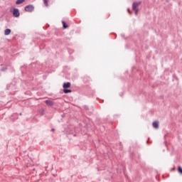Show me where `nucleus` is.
<instances>
[{"instance_id":"obj_1","label":"nucleus","mask_w":182,"mask_h":182,"mask_svg":"<svg viewBox=\"0 0 182 182\" xmlns=\"http://www.w3.org/2000/svg\"><path fill=\"white\" fill-rule=\"evenodd\" d=\"M140 5H141V1H134L132 4V10L135 12L136 16L139 15V9L137 7L140 6Z\"/></svg>"},{"instance_id":"obj_2","label":"nucleus","mask_w":182,"mask_h":182,"mask_svg":"<svg viewBox=\"0 0 182 182\" xmlns=\"http://www.w3.org/2000/svg\"><path fill=\"white\" fill-rule=\"evenodd\" d=\"M33 9H35V7L31 4L28 5L24 8L26 12H33Z\"/></svg>"},{"instance_id":"obj_3","label":"nucleus","mask_w":182,"mask_h":182,"mask_svg":"<svg viewBox=\"0 0 182 182\" xmlns=\"http://www.w3.org/2000/svg\"><path fill=\"white\" fill-rule=\"evenodd\" d=\"M19 9H14L13 10V16H14L15 18H19Z\"/></svg>"},{"instance_id":"obj_4","label":"nucleus","mask_w":182,"mask_h":182,"mask_svg":"<svg viewBox=\"0 0 182 182\" xmlns=\"http://www.w3.org/2000/svg\"><path fill=\"white\" fill-rule=\"evenodd\" d=\"M70 82H65L63 85V89H69L70 87Z\"/></svg>"},{"instance_id":"obj_5","label":"nucleus","mask_w":182,"mask_h":182,"mask_svg":"<svg viewBox=\"0 0 182 182\" xmlns=\"http://www.w3.org/2000/svg\"><path fill=\"white\" fill-rule=\"evenodd\" d=\"M45 103L47 105V106H53V101L47 100L45 101Z\"/></svg>"},{"instance_id":"obj_6","label":"nucleus","mask_w":182,"mask_h":182,"mask_svg":"<svg viewBox=\"0 0 182 182\" xmlns=\"http://www.w3.org/2000/svg\"><path fill=\"white\" fill-rule=\"evenodd\" d=\"M152 126L154 129H159V122L155 121L152 123Z\"/></svg>"},{"instance_id":"obj_7","label":"nucleus","mask_w":182,"mask_h":182,"mask_svg":"<svg viewBox=\"0 0 182 182\" xmlns=\"http://www.w3.org/2000/svg\"><path fill=\"white\" fill-rule=\"evenodd\" d=\"M11 33V29L7 28L4 31V35L6 36Z\"/></svg>"},{"instance_id":"obj_8","label":"nucleus","mask_w":182,"mask_h":182,"mask_svg":"<svg viewBox=\"0 0 182 182\" xmlns=\"http://www.w3.org/2000/svg\"><path fill=\"white\" fill-rule=\"evenodd\" d=\"M25 0H17L16 1V5H21V4H23V1H24Z\"/></svg>"},{"instance_id":"obj_9","label":"nucleus","mask_w":182,"mask_h":182,"mask_svg":"<svg viewBox=\"0 0 182 182\" xmlns=\"http://www.w3.org/2000/svg\"><path fill=\"white\" fill-rule=\"evenodd\" d=\"M62 23H63V27L64 28V29L69 28V26L66 24V22L62 21Z\"/></svg>"},{"instance_id":"obj_10","label":"nucleus","mask_w":182,"mask_h":182,"mask_svg":"<svg viewBox=\"0 0 182 182\" xmlns=\"http://www.w3.org/2000/svg\"><path fill=\"white\" fill-rule=\"evenodd\" d=\"M63 92L64 93H72V90H68L66 88H64Z\"/></svg>"},{"instance_id":"obj_11","label":"nucleus","mask_w":182,"mask_h":182,"mask_svg":"<svg viewBox=\"0 0 182 182\" xmlns=\"http://www.w3.org/2000/svg\"><path fill=\"white\" fill-rule=\"evenodd\" d=\"M178 172L180 173V174H182V168L181 166H178Z\"/></svg>"},{"instance_id":"obj_12","label":"nucleus","mask_w":182,"mask_h":182,"mask_svg":"<svg viewBox=\"0 0 182 182\" xmlns=\"http://www.w3.org/2000/svg\"><path fill=\"white\" fill-rule=\"evenodd\" d=\"M43 2H44V5L46 6H49V4H48V0H43Z\"/></svg>"},{"instance_id":"obj_13","label":"nucleus","mask_w":182,"mask_h":182,"mask_svg":"<svg viewBox=\"0 0 182 182\" xmlns=\"http://www.w3.org/2000/svg\"><path fill=\"white\" fill-rule=\"evenodd\" d=\"M44 113H45V111H44L43 109H42V110L40 111V114H41V116H43Z\"/></svg>"},{"instance_id":"obj_14","label":"nucleus","mask_w":182,"mask_h":182,"mask_svg":"<svg viewBox=\"0 0 182 182\" xmlns=\"http://www.w3.org/2000/svg\"><path fill=\"white\" fill-rule=\"evenodd\" d=\"M1 70L2 72H5V70H6V68H2Z\"/></svg>"},{"instance_id":"obj_15","label":"nucleus","mask_w":182,"mask_h":182,"mask_svg":"<svg viewBox=\"0 0 182 182\" xmlns=\"http://www.w3.org/2000/svg\"><path fill=\"white\" fill-rule=\"evenodd\" d=\"M128 11L129 12V14H132V11H130L129 9H128Z\"/></svg>"},{"instance_id":"obj_16","label":"nucleus","mask_w":182,"mask_h":182,"mask_svg":"<svg viewBox=\"0 0 182 182\" xmlns=\"http://www.w3.org/2000/svg\"><path fill=\"white\" fill-rule=\"evenodd\" d=\"M51 132H55V129L53 128V129H51Z\"/></svg>"}]
</instances>
